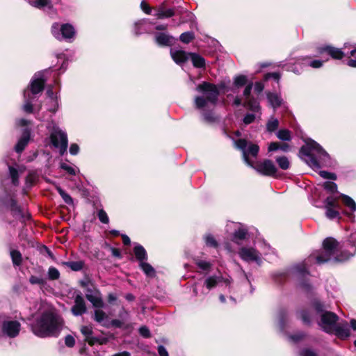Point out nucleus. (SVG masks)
Here are the masks:
<instances>
[{
  "label": "nucleus",
  "mask_w": 356,
  "mask_h": 356,
  "mask_svg": "<svg viewBox=\"0 0 356 356\" xmlns=\"http://www.w3.org/2000/svg\"><path fill=\"white\" fill-rule=\"evenodd\" d=\"M323 252L321 254L316 256L312 254L308 258L307 261L296 264L291 268V273L293 276L298 280H302L300 281V285L307 291H309L311 289L309 284L305 280V278L309 275L307 270V265L309 262L313 259H315L316 263L319 264L332 259L337 261H343L353 257L356 252V248L353 245L352 251H342L341 254L339 255V244L334 238L331 237L325 238L323 243Z\"/></svg>",
  "instance_id": "nucleus-1"
},
{
  "label": "nucleus",
  "mask_w": 356,
  "mask_h": 356,
  "mask_svg": "<svg viewBox=\"0 0 356 356\" xmlns=\"http://www.w3.org/2000/svg\"><path fill=\"white\" fill-rule=\"evenodd\" d=\"M298 317L307 325L316 321L325 332L331 334L338 322L339 317L334 312L327 310V307L321 301L313 302V310H302L298 312Z\"/></svg>",
  "instance_id": "nucleus-2"
},
{
  "label": "nucleus",
  "mask_w": 356,
  "mask_h": 356,
  "mask_svg": "<svg viewBox=\"0 0 356 356\" xmlns=\"http://www.w3.org/2000/svg\"><path fill=\"white\" fill-rule=\"evenodd\" d=\"M63 326V319L50 308L44 309L35 316L31 324V330L41 338L56 337Z\"/></svg>",
  "instance_id": "nucleus-3"
},
{
  "label": "nucleus",
  "mask_w": 356,
  "mask_h": 356,
  "mask_svg": "<svg viewBox=\"0 0 356 356\" xmlns=\"http://www.w3.org/2000/svg\"><path fill=\"white\" fill-rule=\"evenodd\" d=\"M196 90L200 95L195 97V108L202 112L207 121H214L213 114L211 112H207V111L216 106L220 94L218 88L213 83L204 81L197 86Z\"/></svg>",
  "instance_id": "nucleus-4"
},
{
  "label": "nucleus",
  "mask_w": 356,
  "mask_h": 356,
  "mask_svg": "<svg viewBox=\"0 0 356 356\" xmlns=\"http://www.w3.org/2000/svg\"><path fill=\"white\" fill-rule=\"evenodd\" d=\"M301 159L313 170L331 165L330 155L312 140L306 142L300 150Z\"/></svg>",
  "instance_id": "nucleus-5"
},
{
  "label": "nucleus",
  "mask_w": 356,
  "mask_h": 356,
  "mask_svg": "<svg viewBox=\"0 0 356 356\" xmlns=\"http://www.w3.org/2000/svg\"><path fill=\"white\" fill-rule=\"evenodd\" d=\"M47 70L39 72L33 76L30 86L24 90L23 111L27 113L33 112V101L36 95L41 92L47 81L45 73Z\"/></svg>",
  "instance_id": "nucleus-6"
},
{
  "label": "nucleus",
  "mask_w": 356,
  "mask_h": 356,
  "mask_svg": "<svg viewBox=\"0 0 356 356\" xmlns=\"http://www.w3.org/2000/svg\"><path fill=\"white\" fill-rule=\"evenodd\" d=\"M49 132V145L58 150L60 155H64L68 147L67 132L62 129L55 122H49L47 124Z\"/></svg>",
  "instance_id": "nucleus-7"
},
{
  "label": "nucleus",
  "mask_w": 356,
  "mask_h": 356,
  "mask_svg": "<svg viewBox=\"0 0 356 356\" xmlns=\"http://www.w3.org/2000/svg\"><path fill=\"white\" fill-rule=\"evenodd\" d=\"M51 32L53 36L59 41L72 42L73 41L76 31L74 27L68 23L60 24L54 22L51 25Z\"/></svg>",
  "instance_id": "nucleus-8"
},
{
  "label": "nucleus",
  "mask_w": 356,
  "mask_h": 356,
  "mask_svg": "<svg viewBox=\"0 0 356 356\" xmlns=\"http://www.w3.org/2000/svg\"><path fill=\"white\" fill-rule=\"evenodd\" d=\"M233 280L229 276H222V273L218 271L217 274L209 275L207 277L204 282V286L208 289H212L220 286L224 287L225 289L229 292L232 291Z\"/></svg>",
  "instance_id": "nucleus-9"
},
{
  "label": "nucleus",
  "mask_w": 356,
  "mask_h": 356,
  "mask_svg": "<svg viewBox=\"0 0 356 356\" xmlns=\"http://www.w3.org/2000/svg\"><path fill=\"white\" fill-rule=\"evenodd\" d=\"M236 147L241 150L243 159L245 163L251 167H254L253 163L249 159V156L257 157L259 147L256 144L248 142L245 139H239L235 142Z\"/></svg>",
  "instance_id": "nucleus-10"
},
{
  "label": "nucleus",
  "mask_w": 356,
  "mask_h": 356,
  "mask_svg": "<svg viewBox=\"0 0 356 356\" xmlns=\"http://www.w3.org/2000/svg\"><path fill=\"white\" fill-rule=\"evenodd\" d=\"M21 324L17 320L8 318L0 323V333L9 338H15L19 334Z\"/></svg>",
  "instance_id": "nucleus-11"
},
{
  "label": "nucleus",
  "mask_w": 356,
  "mask_h": 356,
  "mask_svg": "<svg viewBox=\"0 0 356 356\" xmlns=\"http://www.w3.org/2000/svg\"><path fill=\"white\" fill-rule=\"evenodd\" d=\"M240 258L246 262H254L260 266L262 264L261 253L252 247H242L238 250Z\"/></svg>",
  "instance_id": "nucleus-12"
},
{
  "label": "nucleus",
  "mask_w": 356,
  "mask_h": 356,
  "mask_svg": "<svg viewBox=\"0 0 356 356\" xmlns=\"http://www.w3.org/2000/svg\"><path fill=\"white\" fill-rule=\"evenodd\" d=\"M81 334L84 337V341L89 345L104 344L107 342V339L104 337H95L93 335V329L91 325H83L80 328Z\"/></svg>",
  "instance_id": "nucleus-13"
},
{
  "label": "nucleus",
  "mask_w": 356,
  "mask_h": 356,
  "mask_svg": "<svg viewBox=\"0 0 356 356\" xmlns=\"http://www.w3.org/2000/svg\"><path fill=\"white\" fill-rule=\"evenodd\" d=\"M259 173L266 176H274L277 172V168L270 160H265L257 163L253 167Z\"/></svg>",
  "instance_id": "nucleus-14"
},
{
  "label": "nucleus",
  "mask_w": 356,
  "mask_h": 356,
  "mask_svg": "<svg viewBox=\"0 0 356 356\" xmlns=\"http://www.w3.org/2000/svg\"><path fill=\"white\" fill-rule=\"evenodd\" d=\"M301 57L294 58H290L286 64L280 63L279 66L282 67H286V70L287 71L293 72L296 74H300L303 67H305V65L302 64L303 61L298 60Z\"/></svg>",
  "instance_id": "nucleus-15"
},
{
  "label": "nucleus",
  "mask_w": 356,
  "mask_h": 356,
  "mask_svg": "<svg viewBox=\"0 0 356 356\" xmlns=\"http://www.w3.org/2000/svg\"><path fill=\"white\" fill-rule=\"evenodd\" d=\"M87 311L86 302L81 294H76L74 298V304L71 308L73 315L78 316L85 314Z\"/></svg>",
  "instance_id": "nucleus-16"
},
{
  "label": "nucleus",
  "mask_w": 356,
  "mask_h": 356,
  "mask_svg": "<svg viewBox=\"0 0 356 356\" xmlns=\"http://www.w3.org/2000/svg\"><path fill=\"white\" fill-rule=\"evenodd\" d=\"M86 297L95 307L101 308L104 306V302L101 297V294L98 290L88 289Z\"/></svg>",
  "instance_id": "nucleus-17"
},
{
  "label": "nucleus",
  "mask_w": 356,
  "mask_h": 356,
  "mask_svg": "<svg viewBox=\"0 0 356 356\" xmlns=\"http://www.w3.org/2000/svg\"><path fill=\"white\" fill-rule=\"evenodd\" d=\"M318 50L319 54H323V53H327L334 59H341L344 56V53L341 49L330 45L321 46L318 47Z\"/></svg>",
  "instance_id": "nucleus-18"
},
{
  "label": "nucleus",
  "mask_w": 356,
  "mask_h": 356,
  "mask_svg": "<svg viewBox=\"0 0 356 356\" xmlns=\"http://www.w3.org/2000/svg\"><path fill=\"white\" fill-rule=\"evenodd\" d=\"M30 137L31 129L26 127L24 129L22 136L15 147V149L17 153H21L24 149L30 140Z\"/></svg>",
  "instance_id": "nucleus-19"
},
{
  "label": "nucleus",
  "mask_w": 356,
  "mask_h": 356,
  "mask_svg": "<svg viewBox=\"0 0 356 356\" xmlns=\"http://www.w3.org/2000/svg\"><path fill=\"white\" fill-rule=\"evenodd\" d=\"M154 16L158 19L169 18L175 15V8H166L165 3L163 2L155 9Z\"/></svg>",
  "instance_id": "nucleus-20"
},
{
  "label": "nucleus",
  "mask_w": 356,
  "mask_h": 356,
  "mask_svg": "<svg viewBox=\"0 0 356 356\" xmlns=\"http://www.w3.org/2000/svg\"><path fill=\"white\" fill-rule=\"evenodd\" d=\"M170 55L172 60L178 65L184 63L189 57L188 54L186 51L176 48H172L170 49Z\"/></svg>",
  "instance_id": "nucleus-21"
},
{
  "label": "nucleus",
  "mask_w": 356,
  "mask_h": 356,
  "mask_svg": "<svg viewBox=\"0 0 356 356\" xmlns=\"http://www.w3.org/2000/svg\"><path fill=\"white\" fill-rule=\"evenodd\" d=\"M9 174L12 180V183L14 186H18L19 184V177L21 175H22L25 171V168L23 165H16V166H8Z\"/></svg>",
  "instance_id": "nucleus-22"
},
{
  "label": "nucleus",
  "mask_w": 356,
  "mask_h": 356,
  "mask_svg": "<svg viewBox=\"0 0 356 356\" xmlns=\"http://www.w3.org/2000/svg\"><path fill=\"white\" fill-rule=\"evenodd\" d=\"M332 334H334L337 337L343 339L349 337L350 334L348 324L338 323V322L336 323Z\"/></svg>",
  "instance_id": "nucleus-23"
},
{
  "label": "nucleus",
  "mask_w": 356,
  "mask_h": 356,
  "mask_svg": "<svg viewBox=\"0 0 356 356\" xmlns=\"http://www.w3.org/2000/svg\"><path fill=\"white\" fill-rule=\"evenodd\" d=\"M134 253L139 264L146 261L148 259L145 249L140 244H136L134 246Z\"/></svg>",
  "instance_id": "nucleus-24"
},
{
  "label": "nucleus",
  "mask_w": 356,
  "mask_h": 356,
  "mask_svg": "<svg viewBox=\"0 0 356 356\" xmlns=\"http://www.w3.org/2000/svg\"><path fill=\"white\" fill-rule=\"evenodd\" d=\"M267 99L270 105L274 110L280 107L283 102L280 95L275 92L267 93Z\"/></svg>",
  "instance_id": "nucleus-25"
},
{
  "label": "nucleus",
  "mask_w": 356,
  "mask_h": 356,
  "mask_svg": "<svg viewBox=\"0 0 356 356\" xmlns=\"http://www.w3.org/2000/svg\"><path fill=\"white\" fill-rule=\"evenodd\" d=\"M243 106L253 112L260 113L261 107L259 104L254 97L245 99Z\"/></svg>",
  "instance_id": "nucleus-26"
},
{
  "label": "nucleus",
  "mask_w": 356,
  "mask_h": 356,
  "mask_svg": "<svg viewBox=\"0 0 356 356\" xmlns=\"http://www.w3.org/2000/svg\"><path fill=\"white\" fill-rule=\"evenodd\" d=\"M47 95L48 96V99L51 103V106L48 108L49 111L51 112H56L58 107V102L57 99V96L56 94L54 93L52 88H48L47 91Z\"/></svg>",
  "instance_id": "nucleus-27"
},
{
  "label": "nucleus",
  "mask_w": 356,
  "mask_h": 356,
  "mask_svg": "<svg viewBox=\"0 0 356 356\" xmlns=\"http://www.w3.org/2000/svg\"><path fill=\"white\" fill-rule=\"evenodd\" d=\"M279 126V120L274 116H271L268 118V120L266 122V131L269 134L274 133L277 130Z\"/></svg>",
  "instance_id": "nucleus-28"
},
{
  "label": "nucleus",
  "mask_w": 356,
  "mask_h": 356,
  "mask_svg": "<svg viewBox=\"0 0 356 356\" xmlns=\"http://www.w3.org/2000/svg\"><path fill=\"white\" fill-rule=\"evenodd\" d=\"M29 4L38 9H51L53 8L51 0H33L30 1Z\"/></svg>",
  "instance_id": "nucleus-29"
},
{
  "label": "nucleus",
  "mask_w": 356,
  "mask_h": 356,
  "mask_svg": "<svg viewBox=\"0 0 356 356\" xmlns=\"http://www.w3.org/2000/svg\"><path fill=\"white\" fill-rule=\"evenodd\" d=\"M140 268L149 278H153L156 277V270L153 266L146 261L139 264Z\"/></svg>",
  "instance_id": "nucleus-30"
},
{
  "label": "nucleus",
  "mask_w": 356,
  "mask_h": 356,
  "mask_svg": "<svg viewBox=\"0 0 356 356\" xmlns=\"http://www.w3.org/2000/svg\"><path fill=\"white\" fill-rule=\"evenodd\" d=\"M172 37L164 33H157L155 35L156 42L162 46H169L171 43Z\"/></svg>",
  "instance_id": "nucleus-31"
},
{
  "label": "nucleus",
  "mask_w": 356,
  "mask_h": 356,
  "mask_svg": "<svg viewBox=\"0 0 356 356\" xmlns=\"http://www.w3.org/2000/svg\"><path fill=\"white\" fill-rule=\"evenodd\" d=\"M340 197L344 206L349 209L352 213L356 211V203L353 199L344 194H341Z\"/></svg>",
  "instance_id": "nucleus-32"
},
{
  "label": "nucleus",
  "mask_w": 356,
  "mask_h": 356,
  "mask_svg": "<svg viewBox=\"0 0 356 356\" xmlns=\"http://www.w3.org/2000/svg\"><path fill=\"white\" fill-rule=\"evenodd\" d=\"M188 55L195 67L201 68L205 66V60L203 57L195 53H190Z\"/></svg>",
  "instance_id": "nucleus-33"
},
{
  "label": "nucleus",
  "mask_w": 356,
  "mask_h": 356,
  "mask_svg": "<svg viewBox=\"0 0 356 356\" xmlns=\"http://www.w3.org/2000/svg\"><path fill=\"white\" fill-rule=\"evenodd\" d=\"M277 318L280 330L281 331H283L284 330V327L288 319L287 311L285 309L280 310L277 314Z\"/></svg>",
  "instance_id": "nucleus-34"
},
{
  "label": "nucleus",
  "mask_w": 356,
  "mask_h": 356,
  "mask_svg": "<svg viewBox=\"0 0 356 356\" xmlns=\"http://www.w3.org/2000/svg\"><path fill=\"white\" fill-rule=\"evenodd\" d=\"M248 231L245 227L240 225V227L234 233V240L238 243V241L246 238Z\"/></svg>",
  "instance_id": "nucleus-35"
},
{
  "label": "nucleus",
  "mask_w": 356,
  "mask_h": 356,
  "mask_svg": "<svg viewBox=\"0 0 356 356\" xmlns=\"http://www.w3.org/2000/svg\"><path fill=\"white\" fill-rule=\"evenodd\" d=\"M299 60H302L304 62H302V64L305 66H310L313 68H320L321 67L323 66V62L321 61V60H312V61H309V57L308 56H301V58L300 59H298Z\"/></svg>",
  "instance_id": "nucleus-36"
},
{
  "label": "nucleus",
  "mask_w": 356,
  "mask_h": 356,
  "mask_svg": "<svg viewBox=\"0 0 356 356\" xmlns=\"http://www.w3.org/2000/svg\"><path fill=\"white\" fill-rule=\"evenodd\" d=\"M195 263L197 266L202 271L209 272L212 266V264L210 261L195 258Z\"/></svg>",
  "instance_id": "nucleus-37"
},
{
  "label": "nucleus",
  "mask_w": 356,
  "mask_h": 356,
  "mask_svg": "<svg viewBox=\"0 0 356 356\" xmlns=\"http://www.w3.org/2000/svg\"><path fill=\"white\" fill-rule=\"evenodd\" d=\"M63 264L74 271H79L83 269V268L84 266V261H67V262H64Z\"/></svg>",
  "instance_id": "nucleus-38"
},
{
  "label": "nucleus",
  "mask_w": 356,
  "mask_h": 356,
  "mask_svg": "<svg viewBox=\"0 0 356 356\" xmlns=\"http://www.w3.org/2000/svg\"><path fill=\"white\" fill-rule=\"evenodd\" d=\"M204 241L205 243V245L207 247H211L213 248H218V243L216 240V238L213 237V236L211 234H207L203 237Z\"/></svg>",
  "instance_id": "nucleus-39"
},
{
  "label": "nucleus",
  "mask_w": 356,
  "mask_h": 356,
  "mask_svg": "<svg viewBox=\"0 0 356 356\" xmlns=\"http://www.w3.org/2000/svg\"><path fill=\"white\" fill-rule=\"evenodd\" d=\"M339 208H336V207L325 208L326 217L330 220L339 218L340 213H339Z\"/></svg>",
  "instance_id": "nucleus-40"
},
{
  "label": "nucleus",
  "mask_w": 356,
  "mask_h": 356,
  "mask_svg": "<svg viewBox=\"0 0 356 356\" xmlns=\"http://www.w3.org/2000/svg\"><path fill=\"white\" fill-rule=\"evenodd\" d=\"M276 136L280 140L284 141H290L291 140V132L286 129L277 131Z\"/></svg>",
  "instance_id": "nucleus-41"
},
{
  "label": "nucleus",
  "mask_w": 356,
  "mask_h": 356,
  "mask_svg": "<svg viewBox=\"0 0 356 356\" xmlns=\"http://www.w3.org/2000/svg\"><path fill=\"white\" fill-rule=\"evenodd\" d=\"M10 257L14 266H20L22 262V256L19 251L13 250L10 251Z\"/></svg>",
  "instance_id": "nucleus-42"
},
{
  "label": "nucleus",
  "mask_w": 356,
  "mask_h": 356,
  "mask_svg": "<svg viewBox=\"0 0 356 356\" xmlns=\"http://www.w3.org/2000/svg\"><path fill=\"white\" fill-rule=\"evenodd\" d=\"M29 282L33 285H39L40 286H43L46 284L47 281L44 277H43L42 275L35 276V275H31L29 277Z\"/></svg>",
  "instance_id": "nucleus-43"
},
{
  "label": "nucleus",
  "mask_w": 356,
  "mask_h": 356,
  "mask_svg": "<svg viewBox=\"0 0 356 356\" xmlns=\"http://www.w3.org/2000/svg\"><path fill=\"white\" fill-rule=\"evenodd\" d=\"M276 162L282 170H287L290 167V162L286 156H283L276 158Z\"/></svg>",
  "instance_id": "nucleus-44"
},
{
  "label": "nucleus",
  "mask_w": 356,
  "mask_h": 356,
  "mask_svg": "<svg viewBox=\"0 0 356 356\" xmlns=\"http://www.w3.org/2000/svg\"><path fill=\"white\" fill-rule=\"evenodd\" d=\"M47 276L49 280H56L60 277V272L55 267L51 266L48 269Z\"/></svg>",
  "instance_id": "nucleus-45"
},
{
  "label": "nucleus",
  "mask_w": 356,
  "mask_h": 356,
  "mask_svg": "<svg viewBox=\"0 0 356 356\" xmlns=\"http://www.w3.org/2000/svg\"><path fill=\"white\" fill-rule=\"evenodd\" d=\"M107 318L106 313L101 309H95L94 312V320L99 323H103Z\"/></svg>",
  "instance_id": "nucleus-46"
},
{
  "label": "nucleus",
  "mask_w": 356,
  "mask_h": 356,
  "mask_svg": "<svg viewBox=\"0 0 356 356\" xmlns=\"http://www.w3.org/2000/svg\"><path fill=\"white\" fill-rule=\"evenodd\" d=\"M57 191L59 195L62 197L63 201L67 204H72L73 200L71 196L67 194L64 190H63L60 187L57 188Z\"/></svg>",
  "instance_id": "nucleus-47"
},
{
  "label": "nucleus",
  "mask_w": 356,
  "mask_h": 356,
  "mask_svg": "<svg viewBox=\"0 0 356 356\" xmlns=\"http://www.w3.org/2000/svg\"><path fill=\"white\" fill-rule=\"evenodd\" d=\"M325 208H331V207H336V208H340L339 205L337 201V198H334L332 196L327 197L325 201Z\"/></svg>",
  "instance_id": "nucleus-48"
},
{
  "label": "nucleus",
  "mask_w": 356,
  "mask_h": 356,
  "mask_svg": "<svg viewBox=\"0 0 356 356\" xmlns=\"http://www.w3.org/2000/svg\"><path fill=\"white\" fill-rule=\"evenodd\" d=\"M323 187L325 190L330 193H334L337 191V186L334 182L325 181L323 184Z\"/></svg>",
  "instance_id": "nucleus-49"
},
{
  "label": "nucleus",
  "mask_w": 356,
  "mask_h": 356,
  "mask_svg": "<svg viewBox=\"0 0 356 356\" xmlns=\"http://www.w3.org/2000/svg\"><path fill=\"white\" fill-rule=\"evenodd\" d=\"M179 38L182 42L188 44L194 38V33L191 31L184 32L181 34Z\"/></svg>",
  "instance_id": "nucleus-50"
},
{
  "label": "nucleus",
  "mask_w": 356,
  "mask_h": 356,
  "mask_svg": "<svg viewBox=\"0 0 356 356\" xmlns=\"http://www.w3.org/2000/svg\"><path fill=\"white\" fill-rule=\"evenodd\" d=\"M97 217L99 221L104 224H108L109 222V218L104 209H99L97 211Z\"/></svg>",
  "instance_id": "nucleus-51"
},
{
  "label": "nucleus",
  "mask_w": 356,
  "mask_h": 356,
  "mask_svg": "<svg viewBox=\"0 0 356 356\" xmlns=\"http://www.w3.org/2000/svg\"><path fill=\"white\" fill-rule=\"evenodd\" d=\"M60 168L71 175H75L76 172L79 171V169L77 168L70 166L65 163H62L60 164Z\"/></svg>",
  "instance_id": "nucleus-52"
},
{
  "label": "nucleus",
  "mask_w": 356,
  "mask_h": 356,
  "mask_svg": "<svg viewBox=\"0 0 356 356\" xmlns=\"http://www.w3.org/2000/svg\"><path fill=\"white\" fill-rule=\"evenodd\" d=\"M9 207L11 210L14 212V215L22 216V211L19 207L17 206L16 202L14 200H11L9 203Z\"/></svg>",
  "instance_id": "nucleus-53"
},
{
  "label": "nucleus",
  "mask_w": 356,
  "mask_h": 356,
  "mask_svg": "<svg viewBox=\"0 0 356 356\" xmlns=\"http://www.w3.org/2000/svg\"><path fill=\"white\" fill-rule=\"evenodd\" d=\"M319 175L321 177L326 179L335 180L337 179V175L334 173L327 171L321 170L319 172Z\"/></svg>",
  "instance_id": "nucleus-54"
},
{
  "label": "nucleus",
  "mask_w": 356,
  "mask_h": 356,
  "mask_svg": "<svg viewBox=\"0 0 356 356\" xmlns=\"http://www.w3.org/2000/svg\"><path fill=\"white\" fill-rule=\"evenodd\" d=\"M247 77L243 75H240L234 79V84L238 86H243L246 84Z\"/></svg>",
  "instance_id": "nucleus-55"
},
{
  "label": "nucleus",
  "mask_w": 356,
  "mask_h": 356,
  "mask_svg": "<svg viewBox=\"0 0 356 356\" xmlns=\"http://www.w3.org/2000/svg\"><path fill=\"white\" fill-rule=\"evenodd\" d=\"M305 334L302 332H299L295 334L289 335V339L294 342H298L305 337Z\"/></svg>",
  "instance_id": "nucleus-56"
},
{
  "label": "nucleus",
  "mask_w": 356,
  "mask_h": 356,
  "mask_svg": "<svg viewBox=\"0 0 356 356\" xmlns=\"http://www.w3.org/2000/svg\"><path fill=\"white\" fill-rule=\"evenodd\" d=\"M255 118H256V115L254 114L247 113L244 116L243 121L245 124H251L252 122H253L254 121Z\"/></svg>",
  "instance_id": "nucleus-57"
},
{
  "label": "nucleus",
  "mask_w": 356,
  "mask_h": 356,
  "mask_svg": "<svg viewBox=\"0 0 356 356\" xmlns=\"http://www.w3.org/2000/svg\"><path fill=\"white\" fill-rule=\"evenodd\" d=\"M300 356H318V354L310 348H304L300 351Z\"/></svg>",
  "instance_id": "nucleus-58"
},
{
  "label": "nucleus",
  "mask_w": 356,
  "mask_h": 356,
  "mask_svg": "<svg viewBox=\"0 0 356 356\" xmlns=\"http://www.w3.org/2000/svg\"><path fill=\"white\" fill-rule=\"evenodd\" d=\"M65 343L67 347H73L75 344V339L72 335H67L65 338Z\"/></svg>",
  "instance_id": "nucleus-59"
},
{
  "label": "nucleus",
  "mask_w": 356,
  "mask_h": 356,
  "mask_svg": "<svg viewBox=\"0 0 356 356\" xmlns=\"http://www.w3.org/2000/svg\"><path fill=\"white\" fill-rule=\"evenodd\" d=\"M70 153L72 155H76L79 152V146L76 143H72L70 146Z\"/></svg>",
  "instance_id": "nucleus-60"
},
{
  "label": "nucleus",
  "mask_w": 356,
  "mask_h": 356,
  "mask_svg": "<svg viewBox=\"0 0 356 356\" xmlns=\"http://www.w3.org/2000/svg\"><path fill=\"white\" fill-rule=\"evenodd\" d=\"M252 88V83L248 84L245 88L244 91H243V96L245 97V99H248L249 98L252 97L250 96Z\"/></svg>",
  "instance_id": "nucleus-61"
},
{
  "label": "nucleus",
  "mask_w": 356,
  "mask_h": 356,
  "mask_svg": "<svg viewBox=\"0 0 356 356\" xmlns=\"http://www.w3.org/2000/svg\"><path fill=\"white\" fill-rule=\"evenodd\" d=\"M139 333L141 336L148 338L150 337V332L146 326H143L139 329Z\"/></svg>",
  "instance_id": "nucleus-62"
},
{
  "label": "nucleus",
  "mask_w": 356,
  "mask_h": 356,
  "mask_svg": "<svg viewBox=\"0 0 356 356\" xmlns=\"http://www.w3.org/2000/svg\"><path fill=\"white\" fill-rule=\"evenodd\" d=\"M281 77V74L278 72L268 73L265 76V79L268 80L270 78H273L276 81H279Z\"/></svg>",
  "instance_id": "nucleus-63"
},
{
  "label": "nucleus",
  "mask_w": 356,
  "mask_h": 356,
  "mask_svg": "<svg viewBox=\"0 0 356 356\" xmlns=\"http://www.w3.org/2000/svg\"><path fill=\"white\" fill-rule=\"evenodd\" d=\"M140 8L144 13L147 15H149L152 11V8L149 7L144 1H143L140 3Z\"/></svg>",
  "instance_id": "nucleus-64"
}]
</instances>
